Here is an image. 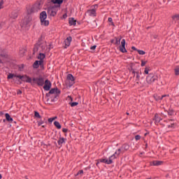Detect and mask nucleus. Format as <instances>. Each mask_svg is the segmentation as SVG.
Here are the masks:
<instances>
[{"label": "nucleus", "instance_id": "obj_1", "mask_svg": "<svg viewBox=\"0 0 179 179\" xmlns=\"http://www.w3.org/2000/svg\"><path fill=\"white\" fill-rule=\"evenodd\" d=\"M41 8H43L41 3H35L29 10H27L28 15H31V13H36L41 10Z\"/></svg>", "mask_w": 179, "mask_h": 179}, {"label": "nucleus", "instance_id": "obj_2", "mask_svg": "<svg viewBox=\"0 0 179 179\" xmlns=\"http://www.w3.org/2000/svg\"><path fill=\"white\" fill-rule=\"evenodd\" d=\"M61 91L58 88H52L50 90L49 93L46 94L48 97H50V94H54L55 99H52V101H57V97L59 95Z\"/></svg>", "mask_w": 179, "mask_h": 179}, {"label": "nucleus", "instance_id": "obj_3", "mask_svg": "<svg viewBox=\"0 0 179 179\" xmlns=\"http://www.w3.org/2000/svg\"><path fill=\"white\" fill-rule=\"evenodd\" d=\"M45 48H47V42H39L35 45L34 51L36 52V51H38V50H44Z\"/></svg>", "mask_w": 179, "mask_h": 179}, {"label": "nucleus", "instance_id": "obj_4", "mask_svg": "<svg viewBox=\"0 0 179 179\" xmlns=\"http://www.w3.org/2000/svg\"><path fill=\"white\" fill-rule=\"evenodd\" d=\"M155 80H157V76H155L153 73H150L146 77V82L148 85H152Z\"/></svg>", "mask_w": 179, "mask_h": 179}, {"label": "nucleus", "instance_id": "obj_5", "mask_svg": "<svg viewBox=\"0 0 179 179\" xmlns=\"http://www.w3.org/2000/svg\"><path fill=\"white\" fill-rule=\"evenodd\" d=\"M115 159V155H111L110 157H109V159H99V162H100V163H105L106 164H113V161Z\"/></svg>", "mask_w": 179, "mask_h": 179}, {"label": "nucleus", "instance_id": "obj_6", "mask_svg": "<svg viewBox=\"0 0 179 179\" xmlns=\"http://www.w3.org/2000/svg\"><path fill=\"white\" fill-rule=\"evenodd\" d=\"M32 80H33L32 84L36 83L38 86H44V82L45 81L44 80V78L43 77L34 78Z\"/></svg>", "mask_w": 179, "mask_h": 179}, {"label": "nucleus", "instance_id": "obj_7", "mask_svg": "<svg viewBox=\"0 0 179 179\" xmlns=\"http://www.w3.org/2000/svg\"><path fill=\"white\" fill-rule=\"evenodd\" d=\"M17 78L19 79H20L21 80H22V82H27V83H31V85H33V79H31V78L27 76H18Z\"/></svg>", "mask_w": 179, "mask_h": 179}, {"label": "nucleus", "instance_id": "obj_8", "mask_svg": "<svg viewBox=\"0 0 179 179\" xmlns=\"http://www.w3.org/2000/svg\"><path fill=\"white\" fill-rule=\"evenodd\" d=\"M67 82L69 83V85L73 86L75 84V77L72 74H68L67 76Z\"/></svg>", "mask_w": 179, "mask_h": 179}, {"label": "nucleus", "instance_id": "obj_9", "mask_svg": "<svg viewBox=\"0 0 179 179\" xmlns=\"http://www.w3.org/2000/svg\"><path fill=\"white\" fill-rule=\"evenodd\" d=\"M44 86H43V90H45L46 92H48V90H50V89H51V81H50L49 80H45L44 81Z\"/></svg>", "mask_w": 179, "mask_h": 179}, {"label": "nucleus", "instance_id": "obj_10", "mask_svg": "<svg viewBox=\"0 0 179 179\" xmlns=\"http://www.w3.org/2000/svg\"><path fill=\"white\" fill-rule=\"evenodd\" d=\"M155 122H160L163 120V115L162 113H156L154 117Z\"/></svg>", "mask_w": 179, "mask_h": 179}, {"label": "nucleus", "instance_id": "obj_11", "mask_svg": "<svg viewBox=\"0 0 179 179\" xmlns=\"http://www.w3.org/2000/svg\"><path fill=\"white\" fill-rule=\"evenodd\" d=\"M125 39H122L121 41V45L120 46V51L121 52H127V49L125 48Z\"/></svg>", "mask_w": 179, "mask_h": 179}, {"label": "nucleus", "instance_id": "obj_12", "mask_svg": "<svg viewBox=\"0 0 179 179\" xmlns=\"http://www.w3.org/2000/svg\"><path fill=\"white\" fill-rule=\"evenodd\" d=\"M71 43H72V37L71 36H69L64 41V44L66 45L65 48H66L67 47H69L71 45Z\"/></svg>", "mask_w": 179, "mask_h": 179}, {"label": "nucleus", "instance_id": "obj_13", "mask_svg": "<svg viewBox=\"0 0 179 179\" xmlns=\"http://www.w3.org/2000/svg\"><path fill=\"white\" fill-rule=\"evenodd\" d=\"M48 13L50 16H55L57 15V8H50L48 9Z\"/></svg>", "mask_w": 179, "mask_h": 179}, {"label": "nucleus", "instance_id": "obj_14", "mask_svg": "<svg viewBox=\"0 0 179 179\" xmlns=\"http://www.w3.org/2000/svg\"><path fill=\"white\" fill-rule=\"evenodd\" d=\"M43 62H44V61H38V60L35 61L33 64L34 68L35 69H37V68H38V66H40V65H41Z\"/></svg>", "mask_w": 179, "mask_h": 179}, {"label": "nucleus", "instance_id": "obj_15", "mask_svg": "<svg viewBox=\"0 0 179 179\" xmlns=\"http://www.w3.org/2000/svg\"><path fill=\"white\" fill-rule=\"evenodd\" d=\"M121 153H124V151H122V148H119L112 156L115 155V159H117Z\"/></svg>", "mask_w": 179, "mask_h": 179}, {"label": "nucleus", "instance_id": "obj_16", "mask_svg": "<svg viewBox=\"0 0 179 179\" xmlns=\"http://www.w3.org/2000/svg\"><path fill=\"white\" fill-rule=\"evenodd\" d=\"M154 97L156 101H162V99H164V97H169V95L167 94L162 95L161 97L159 96L155 95Z\"/></svg>", "mask_w": 179, "mask_h": 179}, {"label": "nucleus", "instance_id": "obj_17", "mask_svg": "<svg viewBox=\"0 0 179 179\" xmlns=\"http://www.w3.org/2000/svg\"><path fill=\"white\" fill-rule=\"evenodd\" d=\"M87 15H88V16H96V10L94 9L88 10L87 11Z\"/></svg>", "mask_w": 179, "mask_h": 179}, {"label": "nucleus", "instance_id": "obj_18", "mask_svg": "<svg viewBox=\"0 0 179 179\" xmlns=\"http://www.w3.org/2000/svg\"><path fill=\"white\" fill-rule=\"evenodd\" d=\"M68 99L69 100H71V102H69V105L71 106V107H76V106L79 104L78 102H72V97L69 96Z\"/></svg>", "mask_w": 179, "mask_h": 179}, {"label": "nucleus", "instance_id": "obj_19", "mask_svg": "<svg viewBox=\"0 0 179 179\" xmlns=\"http://www.w3.org/2000/svg\"><path fill=\"white\" fill-rule=\"evenodd\" d=\"M44 19H47V13L45 11H43L40 14V20H44Z\"/></svg>", "mask_w": 179, "mask_h": 179}, {"label": "nucleus", "instance_id": "obj_20", "mask_svg": "<svg viewBox=\"0 0 179 179\" xmlns=\"http://www.w3.org/2000/svg\"><path fill=\"white\" fill-rule=\"evenodd\" d=\"M69 23L70 26H76V20H75V18H73V17L69 18Z\"/></svg>", "mask_w": 179, "mask_h": 179}, {"label": "nucleus", "instance_id": "obj_21", "mask_svg": "<svg viewBox=\"0 0 179 179\" xmlns=\"http://www.w3.org/2000/svg\"><path fill=\"white\" fill-rule=\"evenodd\" d=\"M41 26H48L50 22L47 19L41 20Z\"/></svg>", "mask_w": 179, "mask_h": 179}, {"label": "nucleus", "instance_id": "obj_22", "mask_svg": "<svg viewBox=\"0 0 179 179\" xmlns=\"http://www.w3.org/2000/svg\"><path fill=\"white\" fill-rule=\"evenodd\" d=\"M30 22H31V17H30V16H27L24 20V24H30Z\"/></svg>", "mask_w": 179, "mask_h": 179}, {"label": "nucleus", "instance_id": "obj_23", "mask_svg": "<svg viewBox=\"0 0 179 179\" xmlns=\"http://www.w3.org/2000/svg\"><path fill=\"white\" fill-rule=\"evenodd\" d=\"M10 17H11V19H16V17H17V11H13L10 15Z\"/></svg>", "mask_w": 179, "mask_h": 179}, {"label": "nucleus", "instance_id": "obj_24", "mask_svg": "<svg viewBox=\"0 0 179 179\" xmlns=\"http://www.w3.org/2000/svg\"><path fill=\"white\" fill-rule=\"evenodd\" d=\"M6 121H8V122H13V118H12L10 117V115H9V113H6Z\"/></svg>", "mask_w": 179, "mask_h": 179}, {"label": "nucleus", "instance_id": "obj_25", "mask_svg": "<svg viewBox=\"0 0 179 179\" xmlns=\"http://www.w3.org/2000/svg\"><path fill=\"white\" fill-rule=\"evenodd\" d=\"M152 166H162L163 161H153L152 162Z\"/></svg>", "mask_w": 179, "mask_h": 179}, {"label": "nucleus", "instance_id": "obj_26", "mask_svg": "<svg viewBox=\"0 0 179 179\" xmlns=\"http://www.w3.org/2000/svg\"><path fill=\"white\" fill-rule=\"evenodd\" d=\"M121 149L122 150V152H127V150H128V149H129V145L127 144H124L121 147Z\"/></svg>", "mask_w": 179, "mask_h": 179}, {"label": "nucleus", "instance_id": "obj_27", "mask_svg": "<svg viewBox=\"0 0 179 179\" xmlns=\"http://www.w3.org/2000/svg\"><path fill=\"white\" fill-rule=\"evenodd\" d=\"M57 143L59 145H62V143H65V138L64 137L59 138V139L57 141Z\"/></svg>", "mask_w": 179, "mask_h": 179}, {"label": "nucleus", "instance_id": "obj_28", "mask_svg": "<svg viewBox=\"0 0 179 179\" xmlns=\"http://www.w3.org/2000/svg\"><path fill=\"white\" fill-rule=\"evenodd\" d=\"M44 58H45V55L43 53H41L38 56V59H40L39 61H43Z\"/></svg>", "mask_w": 179, "mask_h": 179}, {"label": "nucleus", "instance_id": "obj_29", "mask_svg": "<svg viewBox=\"0 0 179 179\" xmlns=\"http://www.w3.org/2000/svg\"><path fill=\"white\" fill-rule=\"evenodd\" d=\"M54 125L55 127H56V128H57V129H61V124H59V122L55 121L54 122Z\"/></svg>", "mask_w": 179, "mask_h": 179}, {"label": "nucleus", "instance_id": "obj_30", "mask_svg": "<svg viewBox=\"0 0 179 179\" xmlns=\"http://www.w3.org/2000/svg\"><path fill=\"white\" fill-rule=\"evenodd\" d=\"M177 127V123H171L168 125V128H171L172 129H174Z\"/></svg>", "mask_w": 179, "mask_h": 179}, {"label": "nucleus", "instance_id": "obj_31", "mask_svg": "<svg viewBox=\"0 0 179 179\" xmlns=\"http://www.w3.org/2000/svg\"><path fill=\"white\" fill-rule=\"evenodd\" d=\"M17 76H20V75L8 74V79H13V78H17Z\"/></svg>", "mask_w": 179, "mask_h": 179}, {"label": "nucleus", "instance_id": "obj_32", "mask_svg": "<svg viewBox=\"0 0 179 179\" xmlns=\"http://www.w3.org/2000/svg\"><path fill=\"white\" fill-rule=\"evenodd\" d=\"M52 2L53 3H58L59 5H60V3H62V2H64V0H52Z\"/></svg>", "mask_w": 179, "mask_h": 179}, {"label": "nucleus", "instance_id": "obj_33", "mask_svg": "<svg viewBox=\"0 0 179 179\" xmlns=\"http://www.w3.org/2000/svg\"><path fill=\"white\" fill-rule=\"evenodd\" d=\"M116 41L115 43V44L116 45H120V44L121 43V38H115Z\"/></svg>", "mask_w": 179, "mask_h": 179}, {"label": "nucleus", "instance_id": "obj_34", "mask_svg": "<svg viewBox=\"0 0 179 179\" xmlns=\"http://www.w3.org/2000/svg\"><path fill=\"white\" fill-rule=\"evenodd\" d=\"M175 75L178 76L179 75V66H177L175 69Z\"/></svg>", "mask_w": 179, "mask_h": 179}, {"label": "nucleus", "instance_id": "obj_35", "mask_svg": "<svg viewBox=\"0 0 179 179\" xmlns=\"http://www.w3.org/2000/svg\"><path fill=\"white\" fill-rule=\"evenodd\" d=\"M55 120H57V116L49 118L48 120V122L51 123V122H52V121H55Z\"/></svg>", "mask_w": 179, "mask_h": 179}, {"label": "nucleus", "instance_id": "obj_36", "mask_svg": "<svg viewBox=\"0 0 179 179\" xmlns=\"http://www.w3.org/2000/svg\"><path fill=\"white\" fill-rule=\"evenodd\" d=\"M137 52H138V54L140 55H145V54H146V52H145V51H143V50H137Z\"/></svg>", "mask_w": 179, "mask_h": 179}, {"label": "nucleus", "instance_id": "obj_37", "mask_svg": "<svg viewBox=\"0 0 179 179\" xmlns=\"http://www.w3.org/2000/svg\"><path fill=\"white\" fill-rule=\"evenodd\" d=\"M173 20H179V14L173 16Z\"/></svg>", "mask_w": 179, "mask_h": 179}, {"label": "nucleus", "instance_id": "obj_38", "mask_svg": "<svg viewBox=\"0 0 179 179\" xmlns=\"http://www.w3.org/2000/svg\"><path fill=\"white\" fill-rule=\"evenodd\" d=\"M149 71H150V69L149 68L146 67L145 69L144 73H145V75H148L149 74Z\"/></svg>", "mask_w": 179, "mask_h": 179}, {"label": "nucleus", "instance_id": "obj_39", "mask_svg": "<svg viewBox=\"0 0 179 179\" xmlns=\"http://www.w3.org/2000/svg\"><path fill=\"white\" fill-rule=\"evenodd\" d=\"M35 117L36 118H41V115H40L39 113H35Z\"/></svg>", "mask_w": 179, "mask_h": 179}, {"label": "nucleus", "instance_id": "obj_40", "mask_svg": "<svg viewBox=\"0 0 179 179\" xmlns=\"http://www.w3.org/2000/svg\"><path fill=\"white\" fill-rule=\"evenodd\" d=\"M3 8V1H0V9Z\"/></svg>", "mask_w": 179, "mask_h": 179}, {"label": "nucleus", "instance_id": "obj_41", "mask_svg": "<svg viewBox=\"0 0 179 179\" xmlns=\"http://www.w3.org/2000/svg\"><path fill=\"white\" fill-rule=\"evenodd\" d=\"M43 124H44L43 120H41V121L38 122V127H41V125H43Z\"/></svg>", "mask_w": 179, "mask_h": 179}, {"label": "nucleus", "instance_id": "obj_42", "mask_svg": "<svg viewBox=\"0 0 179 179\" xmlns=\"http://www.w3.org/2000/svg\"><path fill=\"white\" fill-rule=\"evenodd\" d=\"M80 174H83V170H80L76 175V176H78Z\"/></svg>", "mask_w": 179, "mask_h": 179}, {"label": "nucleus", "instance_id": "obj_43", "mask_svg": "<svg viewBox=\"0 0 179 179\" xmlns=\"http://www.w3.org/2000/svg\"><path fill=\"white\" fill-rule=\"evenodd\" d=\"M108 22H110V23H111L112 26H114V22H113V18L109 17L108 18Z\"/></svg>", "mask_w": 179, "mask_h": 179}, {"label": "nucleus", "instance_id": "obj_44", "mask_svg": "<svg viewBox=\"0 0 179 179\" xmlns=\"http://www.w3.org/2000/svg\"><path fill=\"white\" fill-rule=\"evenodd\" d=\"M136 78H137V80H139V78H141V74H139L138 72H136Z\"/></svg>", "mask_w": 179, "mask_h": 179}, {"label": "nucleus", "instance_id": "obj_45", "mask_svg": "<svg viewBox=\"0 0 179 179\" xmlns=\"http://www.w3.org/2000/svg\"><path fill=\"white\" fill-rule=\"evenodd\" d=\"M135 139H136V141H139V139H141V136L140 135H136L135 136Z\"/></svg>", "mask_w": 179, "mask_h": 179}, {"label": "nucleus", "instance_id": "obj_46", "mask_svg": "<svg viewBox=\"0 0 179 179\" xmlns=\"http://www.w3.org/2000/svg\"><path fill=\"white\" fill-rule=\"evenodd\" d=\"M145 65H146V62L142 60L141 61V66H145Z\"/></svg>", "mask_w": 179, "mask_h": 179}, {"label": "nucleus", "instance_id": "obj_47", "mask_svg": "<svg viewBox=\"0 0 179 179\" xmlns=\"http://www.w3.org/2000/svg\"><path fill=\"white\" fill-rule=\"evenodd\" d=\"M97 46L95 45H93V46H92L91 48H90V50H96V48Z\"/></svg>", "mask_w": 179, "mask_h": 179}, {"label": "nucleus", "instance_id": "obj_48", "mask_svg": "<svg viewBox=\"0 0 179 179\" xmlns=\"http://www.w3.org/2000/svg\"><path fill=\"white\" fill-rule=\"evenodd\" d=\"M62 131L64 133H66V132H68V129L64 128V129H62Z\"/></svg>", "mask_w": 179, "mask_h": 179}, {"label": "nucleus", "instance_id": "obj_49", "mask_svg": "<svg viewBox=\"0 0 179 179\" xmlns=\"http://www.w3.org/2000/svg\"><path fill=\"white\" fill-rule=\"evenodd\" d=\"M131 50H134V51H138V49H136V48H135L134 46L131 48Z\"/></svg>", "mask_w": 179, "mask_h": 179}, {"label": "nucleus", "instance_id": "obj_50", "mask_svg": "<svg viewBox=\"0 0 179 179\" xmlns=\"http://www.w3.org/2000/svg\"><path fill=\"white\" fill-rule=\"evenodd\" d=\"M17 94H22V91L18 90V91L17 92Z\"/></svg>", "mask_w": 179, "mask_h": 179}, {"label": "nucleus", "instance_id": "obj_51", "mask_svg": "<svg viewBox=\"0 0 179 179\" xmlns=\"http://www.w3.org/2000/svg\"><path fill=\"white\" fill-rule=\"evenodd\" d=\"M100 164V161H99V159L96 161V166H99V164Z\"/></svg>", "mask_w": 179, "mask_h": 179}, {"label": "nucleus", "instance_id": "obj_52", "mask_svg": "<svg viewBox=\"0 0 179 179\" xmlns=\"http://www.w3.org/2000/svg\"><path fill=\"white\" fill-rule=\"evenodd\" d=\"M2 178V175L1 174H0V179H1Z\"/></svg>", "mask_w": 179, "mask_h": 179}, {"label": "nucleus", "instance_id": "obj_53", "mask_svg": "<svg viewBox=\"0 0 179 179\" xmlns=\"http://www.w3.org/2000/svg\"><path fill=\"white\" fill-rule=\"evenodd\" d=\"M169 115H173V113H169Z\"/></svg>", "mask_w": 179, "mask_h": 179}, {"label": "nucleus", "instance_id": "obj_54", "mask_svg": "<svg viewBox=\"0 0 179 179\" xmlns=\"http://www.w3.org/2000/svg\"><path fill=\"white\" fill-rule=\"evenodd\" d=\"M0 64H2V60L0 59Z\"/></svg>", "mask_w": 179, "mask_h": 179}, {"label": "nucleus", "instance_id": "obj_55", "mask_svg": "<svg viewBox=\"0 0 179 179\" xmlns=\"http://www.w3.org/2000/svg\"><path fill=\"white\" fill-rule=\"evenodd\" d=\"M127 115H129V113H127Z\"/></svg>", "mask_w": 179, "mask_h": 179}, {"label": "nucleus", "instance_id": "obj_56", "mask_svg": "<svg viewBox=\"0 0 179 179\" xmlns=\"http://www.w3.org/2000/svg\"><path fill=\"white\" fill-rule=\"evenodd\" d=\"M145 147L148 148V144L145 145Z\"/></svg>", "mask_w": 179, "mask_h": 179}, {"label": "nucleus", "instance_id": "obj_57", "mask_svg": "<svg viewBox=\"0 0 179 179\" xmlns=\"http://www.w3.org/2000/svg\"><path fill=\"white\" fill-rule=\"evenodd\" d=\"M141 155H143V152H141Z\"/></svg>", "mask_w": 179, "mask_h": 179}, {"label": "nucleus", "instance_id": "obj_58", "mask_svg": "<svg viewBox=\"0 0 179 179\" xmlns=\"http://www.w3.org/2000/svg\"><path fill=\"white\" fill-rule=\"evenodd\" d=\"M5 121H6V120H3V122H5Z\"/></svg>", "mask_w": 179, "mask_h": 179}, {"label": "nucleus", "instance_id": "obj_59", "mask_svg": "<svg viewBox=\"0 0 179 179\" xmlns=\"http://www.w3.org/2000/svg\"><path fill=\"white\" fill-rule=\"evenodd\" d=\"M34 113H37V111H34Z\"/></svg>", "mask_w": 179, "mask_h": 179}, {"label": "nucleus", "instance_id": "obj_60", "mask_svg": "<svg viewBox=\"0 0 179 179\" xmlns=\"http://www.w3.org/2000/svg\"><path fill=\"white\" fill-rule=\"evenodd\" d=\"M43 127V128H44V126H42Z\"/></svg>", "mask_w": 179, "mask_h": 179}, {"label": "nucleus", "instance_id": "obj_61", "mask_svg": "<svg viewBox=\"0 0 179 179\" xmlns=\"http://www.w3.org/2000/svg\"><path fill=\"white\" fill-rule=\"evenodd\" d=\"M26 179H29V178H26Z\"/></svg>", "mask_w": 179, "mask_h": 179}]
</instances>
